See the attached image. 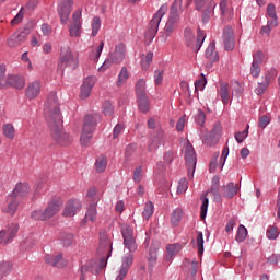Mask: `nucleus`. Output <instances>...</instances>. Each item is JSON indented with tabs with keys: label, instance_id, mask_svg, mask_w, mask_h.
<instances>
[{
	"label": "nucleus",
	"instance_id": "1",
	"mask_svg": "<svg viewBox=\"0 0 280 280\" xmlns=\"http://www.w3.org/2000/svg\"><path fill=\"white\" fill-rule=\"evenodd\" d=\"M44 114L46 116L52 140L61 147L70 145L73 139L69 133L63 131V120L56 92H50L48 94L44 105Z\"/></svg>",
	"mask_w": 280,
	"mask_h": 280
},
{
	"label": "nucleus",
	"instance_id": "2",
	"mask_svg": "<svg viewBox=\"0 0 280 280\" xmlns=\"http://www.w3.org/2000/svg\"><path fill=\"white\" fill-rule=\"evenodd\" d=\"M101 115L98 114H89L84 117L83 128L80 137V142L83 147H88L93 138V132L95 127L101 121Z\"/></svg>",
	"mask_w": 280,
	"mask_h": 280
},
{
	"label": "nucleus",
	"instance_id": "3",
	"mask_svg": "<svg viewBox=\"0 0 280 280\" xmlns=\"http://www.w3.org/2000/svg\"><path fill=\"white\" fill-rule=\"evenodd\" d=\"M97 253L104 255L100 260V269H105L113 253V241L107 233H100V245Z\"/></svg>",
	"mask_w": 280,
	"mask_h": 280
},
{
	"label": "nucleus",
	"instance_id": "4",
	"mask_svg": "<svg viewBox=\"0 0 280 280\" xmlns=\"http://www.w3.org/2000/svg\"><path fill=\"white\" fill-rule=\"evenodd\" d=\"M59 66L75 70L79 67L78 57H75L70 46H62L59 54Z\"/></svg>",
	"mask_w": 280,
	"mask_h": 280
},
{
	"label": "nucleus",
	"instance_id": "5",
	"mask_svg": "<svg viewBox=\"0 0 280 280\" xmlns=\"http://www.w3.org/2000/svg\"><path fill=\"white\" fill-rule=\"evenodd\" d=\"M167 10H168L167 5L163 4L159 9V11L154 14L153 19L149 23V27H148V31L145 33V37L148 39L153 40V38L155 37V35L158 34V31H159V25L161 23V20L166 14Z\"/></svg>",
	"mask_w": 280,
	"mask_h": 280
},
{
	"label": "nucleus",
	"instance_id": "6",
	"mask_svg": "<svg viewBox=\"0 0 280 280\" xmlns=\"http://www.w3.org/2000/svg\"><path fill=\"white\" fill-rule=\"evenodd\" d=\"M205 39H206V34L201 30L198 31L197 39H196L195 34L192 33V31L190 28H186L185 30V42H186V45L188 47L195 49L196 51L200 50Z\"/></svg>",
	"mask_w": 280,
	"mask_h": 280
},
{
	"label": "nucleus",
	"instance_id": "7",
	"mask_svg": "<svg viewBox=\"0 0 280 280\" xmlns=\"http://www.w3.org/2000/svg\"><path fill=\"white\" fill-rule=\"evenodd\" d=\"M82 10H77L72 14V21L69 24V36L81 37L82 35Z\"/></svg>",
	"mask_w": 280,
	"mask_h": 280
},
{
	"label": "nucleus",
	"instance_id": "8",
	"mask_svg": "<svg viewBox=\"0 0 280 280\" xmlns=\"http://www.w3.org/2000/svg\"><path fill=\"white\" fill-rule=\"evenodd\" d=\"M121 235L124 237V245L130 253H135L138 248L136 236L130 225H122Z\"/></svg>",
	"mask_w": 280,
	"mask_h": 280
},
{
	"label": "nucleus",
	"instance_id": "9",
	"mask_svg": "<svg viewBox=\"0 0 280 280\" xmlns=\"http://www.w3.org/2000/svg\"><path fill=\"white\" fill-rule=\"evenodd\" d=\"M185 160L188 168V177L192 179L197 164V156L194 147L189 142L186 145Z\"/></svg>",
	"mask_w": 280,
	"mask_h": 280
},
{
	"label": "nucleus",
	"instance_id": "10",
	"mask_svg": "<svg viewBox=\"0 0 280 280\" xmlns=\"http://www.w3.org/2000/svg\"><path fill=\"white\" fill-rule=\"evenodd\" d=\"M73 9V0H61L58 4V14L62 25H67Z\"/></svg>",
	"mask_w": 280,
	"mask_h": 280
},
{
	"label": "nucleus",
	"instance_id": "11",
	"mask_svg": "<svg viewBox=\"0 0 280 280\" xmlns=\"http://www.w3.org/2000/svg\"><path fill=\"white\" fill-rule=\"evenodd\" d=\"M8 86L23 90L25 78L18 74H9L5 81H0V90L7 89Z\"/></svg>",
	"mask_w": 280,
	"mask_h": 280
},
{
	"label": "nucleus",
	"instance_id": "12",
	"mask_svg": "<svg viewBox=\"0 0 280 280\" xmlns=\"http://www.w3.org/2000/svg\"><path fill=\"white\" fill-rule=\"evenodd\" d=\"M82 210V202L79 199H70L66 202L62 217L73 218Z\"/></svg>",
	"mask_w": 280,
	"mask_h": 280
},
{
	"label": "nucleus",
	"instance_id": "13",
	"mask_svg": "<svg viewBox=\"0 0 280 280\" xmlns=\"http://www.w3.org/2000/svg\"><path fill=\"white\" fill-rule=\"evenodd\" d=\"M223 45L228 51H233L235 48V35L232 26L228 25L223 28Z\"/></svg>",
	"mask_w": 280,
	"mask_h": 280
},
{
	"label": "nucleus",
	"instance_id": "14",
	"mask_svg": "<svg viewBox=\"0 0 280 280\" xmlns=\"http://www.w3.org/2000/svg\"><path fill=\"white\" fill-rule=\"evenodd\" d=\"M19 233V224L11 223L8 229L0 232V244H9Z\"/></svg>",
	"mask_w": 280,
	"mask_h": 280
},
{
	"label": "nucleus",
	"instance_id": "15",
	"mask_svg": "<svg viewBox=\"0 0 280 280\" xmlns=\"http://www.w3.org/2000/svg\"><path fill=\"white\" fill-rule=\"evenodd\" d=\"M61 208H62L61 199H51L44 210L47 220H50L54 217H56L60 212Z\"/></svg>",
	"mask_w": 280,
	"mask_h": 280
},
{
	"label": "nucleus",
	"instance_id": "16",
	"mask_svg": "<svg viewBox=\"0 0 280 280\" xmlns=\"http://www.w3.org/2000/svg\"><path fill=\"white\" fill-rule=\"evenodd\" d=\"M96 84V79L94 77H88L84 79L81 90H80V98L86 100L91 96L92 90Z\"/></svg>",
	"mask_w": 280,
	"mask_h": 280
},
{
	"label": "nucleus",
	"instance_id": "17",
	"mask_svg": "<svg viewBox=\"0 0 280 280\" xmlns=\"http://www.w3.org/2000/svg\"><path fill=\"white\" fill-rule=\"evenodd\" d=\"M178 20V14H170V18L164 27V34L162 35L164 42H166L167 38L171 37L172 34L174 33V30L177 27Z\"/></svg>",
	"mask_w": 280,
	"mask_h": 280
},
{
	"label": "nucleus",
	"instance_id": "18",
	"mask_svg": "<svg viewBox=\"0 0 280 280\" xmlns=\"http://www.w3.org/2000/svg\"><path fill=\"white\" fill-rule=\"evenodd\" d=\"M26 37H27V34L24 31L15 32V33L11 34V36H9L8 42H7L8 47L9 48L20 47L26 40Z\"/></svg>",
	"mask_w": 280,
	"mask_h": 280
},
{
	"label": "nucleus",
	"instance_id": "19",
	"mask_svg": "<svg viewBox=\"0 0 280 280\" xmlns=\"http://www.w3.org/2000/svg\"><path fill=\"white\" fill-rule=\"evenodd\" d=\"M42 81H32L26 88V98L30 101L37 98L40 95Z\"/></svg>",
	"mask_w": 280,
	"mask_h": 280
},
{
	"label": "nucleus",
	"instance_id": "20",
	"mask_svg": "<svg viewBox=\"0 0 280 280\" xmlns=\"http://www.w3.org/2000/svg\"><path fill=\"white\" fill-rule=\"evenodd\" d=\"M45 262L56 268H63L67 266V261L63 259L61 253L57 255H45Z\"/></svg>",
	"mask_w": 280,
	"mask_h": 280
},
{
	"label": "nucleus",
	"instance_id": "21",
	"mask_svg": "<svg viewBox=\"0 0 280 280\" xmlns=\"http://www.w3.org/2000/svg\"><path fill=\"white\" fill-rule=\"evenodd\" d=\"M109 57L114 61L115 65H119L126 58V45L118 44L115 46V50L110 52Z\"/></svg>",
	"mask_w": 280,
	"mask_h": 280
},
{
	"label": "nucleus",
	"instance_id": "22",
	"mask_svg": "<svg viewBox=\"0 0 280 280\" xmlns=\"http://www.w3.org/2000/svg\"><path fill=\"white\" fill-rule=\"evenodd\" d=\"M219 8L221 10V16H223V20L231 21L234 18V10L229 0H222L221 3H219Z\"/></svg>",
	"mask_w": 280,
	"mask_h": 280
},
{
	"label": "nucleus",
	"instance_id": "23",
	"mask_svg": "<svg viewBox=\"0 0 280 280\" xmlns=\"http://www.w3.org/2000/svg\"><path fill=\"white\" fill-rule=\"evenodd\" d=\"M28 194L30 186L25 183H18V185H15V189L11 192V196H14L18 200H22V198H25Z\"/></svg>",
	"mask_w": 280,
	"mask_h": 280
},
{
	"label": "nucleus",
	"instance_id": "24",
	"mask_svg": "<svg viewBox=\"0 0 280 280\" xmlns=\"http://www.w3.org/2000/svg\"><path fill=\"white\" fill-rule=\"evenodd\" d=\"M19 198H16L13 195H9L8 199H7V208L4 209V211L11 215L14 217L18 208H19Z\"/></svg>",
	"mask_w": 280,
	"mask_h": 280
},
{
	"label": "nucleus",
	"instance_id": "25",
	"mask_svg": "<svg viewBox=\"0 0 280 280\" xmlns=\"http://www.w3.org/2000/svg\"><path fill=\"white\" fill-rule=\"evenodd\" d=\"M183 249V245L179 243H174V244H167L166 245V256L165 260L171 262L174 257L178 255V253Z\"/></svg>",
	"mask_w": 280,
	"mask_h": 280
},
{
	"label": "nucleus",
	"instance_id": "26",
	"mask_svg": "<svg viewBox=\"0 0 280 280\" xmlns=\"http://www.w3.org/2000/svg\"><path fill=\"white\" fill-rule=\"evenodd\" d=\"M219 187H220V178L218 176H214L212 179L210 191L206 192V196H208L209 194H212L214 198V202H222V196L219 192Z\"/></svg>",
	"mask_w": 280,
	"mask_h": 280
},
{
	"label": "nucleus",
	"instance_id": "27",
	"mask_svg": "<svg viewBox=\"0 0 280 280\" xmlns=\"http://www.w3.org/2000/svg\"><path fill=\"white\" fill-rule=\"evenodd\" d=\"M97 202L98 200L95 199L89 207L85 213V221H90L95 223L97 221Z\"/></svg>",
	"mask_w": 280,
	"mask_h": 280
},
{
	"label": "nucleus",
	"instance_id": "28",
	"mask_svg": "<svg viewBox=\"0 0 280 280\" xmlns=\"http://www.w3.org/2000/svg\"><path fill=\"white\" fill-rule=\"evenodd\" d=\"M165 143V137H164V132L160 131L155 137L152 138L148 150L150 152L155 151L160 145Z\"/></svg>",
	"mask_w": 280,
	"mask_h": 280
},
{
	"label": "nucleus",
	"instance_id": "29",
	"mask_svg": "<svg viewBox=\"0 0 280 280\" xmlns=\"http://www.w3.org/2000/svg\"><path fill=\"white\" fill-rule=\"evenodd\" d=\"M132 260H133L132 254H127L122 258V265H121L120 270H119L120 277L128 276V271L130 270V267L132 266Z\"/></svg>",
	"mask_w": 280,
	"mask_h": 280
},
{
	"label": "nucleus",
	"instance_id": "30",
	"mask_svg": "<svg viewBox=\"0 0 280 280\" xmlns=\"http://www.w3.org/2000/svg\"><path fill=\"white\" fill-rule=\"evenodd\" d=\"M219 96H221V102H223V105L230 104L232 98L229 90V83H221V88H219Z\"/></svg>",
	"mask_w": 280,
	"mask_h": 280
},
{
	"label": "nucleus",
	"instance_id": "31",
	"mask_svg": "<svg viewBox=\"0 0 280 280\" xmlns=\"http://www.w3.org/2000/svg\"><path fill=\"white\" fill-rule=\"evenodd\" d=\"M95 266H96L95 260H91V261L86 262L85 265H83L81 267V278H80V280H85L88 272L97 273L98 270L95 268Z\"/></svg>",
	"mask_w": 280,
	"mask_h": 280
},
{
	"label": "nucleus",
	"instance_id": "32",
	"mask_svg": "<svg viewBox=\"0 0 280 280\" xmlns=\"http://www.w3.org/2000/svg\"><path fill=\"white\" fill-rule=\"evenodd\" d=\"M238 191L237 185L235 186L234 183H229L228 185L223 186V198H234Z\"/></svg>",
	"mask_w": 280,
	"mask_h": 280
},
{
	"label": "nucleus",
	"instance_id": "33",
	"mask_svg": "<svg viewBox=\"0 0 280 280\" xmlns=\"http://www.w3.org/2000/svg\"><path fill=\"white\" fill-rule=\"evenodd\" d=\"M130 78V73L128 72V68L127 67H122L119 74H118V79L116 81V85L118 88L124 86V84H126V82H128V79Z\"/></svg>",
	"mask_w": 280,
	"mask_h": 280
},
{
	"label": "nucleus",
	"instance_id": "34",
	"mask_svg": "<svg viewBox=\"0 0 280 280\" xmlns=\"http://www.w3.org/2000/svg\"><path fill=\"white\" fill-rule=\"evenodd\" d=\"M12 270H13V265L11 261L0 262V280L9 276L12 272Z\"/></svg>",
	"mask_w": 280,
	"mask_h": 280
},
{
	"label": "nucleus",
	"instance_id": "35",
	"mask_svg": "<svg viewBox=\"0 0 280 280\" xmlns=\"http://www.w3.org/2000/svg\"><path fill=\"white\" fill-rule=\"evenodd\" d=\"M137 101H138V107H139L140 112L145 114L150 110L149 98L147 95L137 96Z\"/></svg>",
	"mask_w": 280,
	"mask_h": 280
},
{
	"label": "nucleus",
	"instance_id": "36",
	"mask_svg": "<svg viewBox=\"0 0 280 280\" xmlns=\"http://www.w3.org/2000/svg\"><path fill=\"white\" fill-rule=\"evenodd\" d=\"M183 217H184V211H183V209H180V208L175 209V210L173 211V213H172V217H171V223H172V225H173V226H178L179 223H180V221H182V219H183Z\"/></svg>",
	"mask_w": 280,
	"mask_h": 280
},
{
	"label": "nucleus",
	"instance_id": "37",
	"mask_svg": "<svg viewBox=\"0 0 280 280\" xmlns=\"http://www.w3.org/2000/svg\"><path fill=\"white\" fill-rule=\"evenodd\" d=\"M92 37H96L102 28V20L100 16H95L91 22Z\"/></svg>",
	"mask_w": 280,
	"mask_h": 280
},
{
	"label": "nucleus",
	"instance_id": "38",
	"mask_svg": "<svg viewBox=\"0 0 280 280\" xmlns=\"http://www.w3.org/2000/svg\"><path fill=\"white\" fill-rule=\"evenodd\" d=\"M107 165H108V160L106 156L101 155L96 159V162H95L96 172L98 173L104 172L107 168Z\"/></svg>",
	"mask_w": 280,
	"mask_h": 280
},
{
	"label": "nucleus",
	"instance_id": "39",
	"mask_svg": "<svg viewBox=\"0 0 280 280\" xmlns=\"http://www.w3.org/2000/svg\"><path fill=\"white\" fill-rule=\"evenodd\" d=\"M206 57L212 61L219 60L218 52H215V43L214 42L209 44V46L206 50Z\"/></svg>",
	"mask_w": 280,
	"mask_h": 280
},
{
	"label": "nucleus",
	"instance_id": "40",
	"mask_svg": "<svg viewBox=\"0 0 280 280\" xmlns=\"http://www.w3.org/2000/svg\"><path fill=\"white\" fill-rule=\"evenodd\" d=\"M102 113L106 117H113V115L115 114V106L113 105V103L109 101H105L102 105Z\"/></svg>",
	"mask_w": 280,
	"mask_h": 280
},
{
	"label": "nucleus",
	"instance_id": "41",
	"mask_svg": "<svg viewBox=\"0 0 280 280\" xmlns=\"http://www.w3.org/2000/svg\"><path fill=\"white\" fill-rule=\"evenodd\" d=\"M201 140H202L203 144H207L208 147H214L219 141L217 136L215 135L212 136L210 132L202 135Z\"/></svg>",
	"mask_w": 280,
	"mask_h": 280
},
{
	"label": "nucleus",
	"instance_id": "42",
	"mask_svg": "<svg viewBox=\"0 0 280 280\" xmlns=\"http://www.w3.org/2000/svg\"><path fill=\"white\" fill-rule=\"evenodd\" d=\"M31 219L34 221H47V215L45 213V210L43 209H36L34 211L31 212Z\"/></svg>",
	"mask_w": 280,
	"mask_h": 280
},
{
	"label": "nucleus",
	"instance_id": "43",
	"mask_svg": "<svg viewBox=\"0 0 280 280\" xmlns=\"http://www.w3.org/2000/svg\"><path fill=\"white\" fill-rule=\"evenodd\" d=\"M136 94H137V97H142V96L147 95L144 79H139V81H137Z\"/></svg>",
	"mask_w": 280,
	"mask_h": 280
},
{
	"label": "nucleus",
	"instance_id": "44",
	"mask_svg": "<svg viewBox=\"0 0 280 280\" xmlns=\"http://www.w3.org/2000/svg\"><path fill=\"white\" fill-rule=\"evenodd\" d=\"M248 235V231L244 225H238L236 232V243H243Z\"/></svg>",
	"mask_w": 280,
	"mask_h": 280
},
{
	"label": "nucleus",
	"instance_id": "45",
	"mask_svg": "<svg viewBox=\"0 0 280 280\" xmlns=\"http://www.w3.org/2000/svg\"><path fill=\"white\" fill-rule=\"evenodd\" d=\"M3 135L9 139L13 140L15 137V128L12 124H5L3 126Z\"/></svg>",
	"mask_w": 280,
	"mask_h": 280
},
{
	"label": "nucleus",
	"instance_id": "46",
	"mask_svg": "<svg viewBox=\"0 0 280 280\" xmlns=\"http://www.w3.org/2000/svg\"><path fill=\"white\" fill-rule=\"evenodd\" d=\"M266 237L270 241H276L279 237V231L276 226H268L266 231Z\"/></svg>",
	"mask_w": 280,
	"mask_h": 280
},
{
	"label": "nucleus",
	"instance_id": "47",
	"mask_svg": "<svg viewBox=\"0 0 280 280\" xmlns=\"http://www.w3.org/2000/svg\"><path fill=\"white\" fill-rule=\"evenodd\" d=\"M269 84H270V77L266 75L265 83H259L257 89H255L256 95H262L267 90V88L269 86Z\"/></svg>",
	"mask_w": 280,
	"mask_h": 280
},
{
	"label": "nucleus",
	"instance_id": "48",
	"mask_svg": "<svg viewBox=\"0 0 280 280\" xmlns=\"http://www.w3.org/2000/svg\"><path fill=\"white\" fill-rule=\"evenodd\" d=\"M153 203L151 201L147 202L144 206V210L142 212V217L144 220H149L153 214Z\"/></svg>",
	"mask_w": 280,
	"mask_h": 280
},
{
	"label": "nucleus",
	"instance_id": "49",
	"mask_svg": "<svg viewBox=\"0 0 280 280\" xmlns=\"http://www.w3.org/2000/svg\"><path fill=\"white\" fill-rule=\"evenodd\" d=\"M205 240H203V233L202 232H198L197 233V247H198V254L200 256L203 255V252H205Z\"/></svg>",
	"mask_w": 280,
	"mask_h": 280
},
{
	"label": "nucleus",
	"instance_id": "50",
	"mask_svg": "<svg viewBox=\"0 0 280 280\" xmlns=\"http://www.w3.org/2000/svg\"><path fill=\"white\" fill-rule=\"evenodd\" d=\"M104 47H105V42H104V40H101V42H100V45H98V46L96 47V49H95V52H93V55H92V59H93L95 62H97L98 59L101 58L102 52H103V50H104Z\"/></svg>",
	"mask_w": 280,
	"mask_h": 280
},
{
	"label": "nucleus",
	"instance_id": "51",
	"mask_svg": "<svg viewBox=\"0 0 280 280\" xmlns=\"http://www.w3.org/2000/svg\"><path fill=\"white\" fill-rule=\"evenodd\" d=\"M249 135V125L246 126V129L243 130L242 132H236V135H234V138L236 139L237 143H242L245 138H247Z\"/></svg>",
	"mask_w": 280,
	"mask_h": 280
},
{
	"label": "nucleus",
	"instance_id": "52",
	"mask_svg": "<svg viewBox=\"0 0 280 280\" xmlns=\"http://www.w3.org/2000/svg\"><path fill=\"white\" fill-rule=\"evenodd\" d=\"M62 245L65 247H70L74 243V235L73 234H63L61 236Z\"/></svg>",
	"mask_w": 280,
	"mask_h": 280
},
{
	"label": "nucleus",
	"instance_id": "53",
	"mask_svg": "<svg viewBox=\"0 0 280 280\" xmlns=\"http://www.w3.org/2000/svg\"><path fill=\"white\" fill-rule=\"evenodd\" d=\"M209 208V199L207 197H202V206H201V220L203 221L207 218Z\"/></svg>",
	"mask_w": 280,
	"mask_h": 280
},
{
	"label": "nucleus",
	"instance_id": "54",
	"mask_svg": "<svg viewBox=\"0 0 280 280\" xmlns=\"http://www.w3.org/2000/svg\"><path fill=\"white\" fill-rule=\"evenodd\" d=\"M265 61V54L261 50H257L253 54V62L257 65H262Z\"/></svg>",
	"mask_w": 280,
	"mask_h": 280
},
{
	"label": "nucleus",
	"instance_id": "55",
	"mask_svg": "<svg viewBox=\"0 0 280 280\" xmlns=\"http://www.w3.org/2000/svg\"><path fill=\"white\" fill-rule=\"evenodd\" d=\"M261 73V67L259 63L252 62L250 65V75L253 78H258Z\"/></svg>",
	"mask_w": 280,
	"mask_h": 280
},
{
	"label": "nucleus",
	"instance_id": "56",
	"mask_svg": "<svg viewBox=\"0 0 280 280\" xmlns=\"http://www.w3.org/2000/svg\"><path fill=\"white\" fill-rule=\"evenodd\" d=\"M113 63H115V60H113V58L109 56L104 62L103 65L98 68L100 72H105L106 70H108L109 68H112Z\"/></svg>",
	"mask_w": 280,
	"mask_h": 280
},
{
	"label": "nucleus",
	"instance_id": "57",
	"mask_svg": "<svg viewBox=\"0 0 280 280\" xmlns=\"http://www.w3.org/2000/svg\"><path fill=\"white\" fill-rule=\"evenodd\" d=\"M156 259H158L156 250L150 248L149 258H148L150 268H153L156 265Z\"/></svg>",
	"mask_w": 280,
	"mask_h": 280
},
{
	"label": "nucleus",
	"instance_id": "58",
	"mask_svg": "<svg viewBox=\"0 0 280 280\" xmlns=\"http://www.w3.org/2000/svg\"><path fill=\"white\" fill-rule=\"evenodd\" d=\"M182 0H175L171 8V15H178V12L182 10Z\"/></svg>",
	"mask_w": 280,
	"mask_h": 280
},
{
	"label": "nucleus",
	"instance_id": "59",
	"mask_svg": "<svg viewBox=\"0 0 280 280\" xmlns=\"http://www.w3.org/2000/svg\"><path fill=\"white\" fill-rule=\"evenodd\" d=\"M188 189V182L186 178H182L178 183L177 194H185Z\"/></svg>",
	"mask_w": 280,
	"mask_h": 280
},
{
	"label": "nucleus",
	"instance_id": "60",
	"mask_svg": "<svg viewBox=\"0 0 280 280\" xmlns=\"http://www.w3.org/2000/svg\"><path fill=\"white\" fill-rule=\"evenodd\" d=\"M201 75H202V78L199 79L198 81H196V83H195L196 90H199V91H202L207 84L206 77L203 75V73Z\"/></svg>",
	"mask_w": 280,
	"mask_h": 280
},
{
	"label": "nucleus",
	"instance_id": "61",
	"mask_svg": "<svg viewBox=\"0 0 280 280\" xmlns=\"http://www.w3.org/2000/svg\"><path fill=\"white\" fill-rule=\"evenodd\" d=\"M46 189H47V185L45 182L39 180L38 183H36V185H35L36 194H44V191H46Z\"/></svg>",
	"mask_w": 280,
	"mask_h": 280
},
{
	"label": "nucleus",
	"instance_id": "62",
	"mask_svg": "<svg viewBox=\"0 0 280 280\" xmlns=\"http://www.w3.org/2000/svg\"><path fill=\"white\" fill-rule=\"evenodd\" d=\"M143 170L141 166L137 167L133 172V180L139 183L142 179Z\"/></svg>",
	"mask_w": 280,
	"mask_h": 280
},
{
	"label": "nucleus",
	"instance_id": "63",
	"mask_svg": "<svg viewBox=\"0 0 280 280\" xmlns=\"http://www.w3.org/2000/svg\"><path fill=\"white\" fill-rule=\"evenodd\" d=\"M163 82V71L162 70H155L154 72V83L155 85H161Z\"/></svg>",
	"mask_w": 280,
	"mask_h": 280
},
{
	"label": "nucleus",
	"instance_id": "64",
	"mask_svg": "<svg viewBox=\"0 0 280 280\" xmlns=\"http://www.w3.org/2000/svg\"><path fill=\"white\" fill-rule=\"evenodd\" d=\"M195 119L199 126H203L206 122V114L202 110H199Z\"/></svg>",
	"mask_w": 280,
	"mask_h": 280
}]
</instances>
